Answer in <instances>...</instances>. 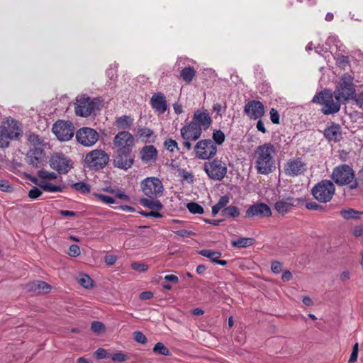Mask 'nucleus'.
<instances>
[{"mask_svg":"<svg viewBox=\"0 0 363 363\" xmlns=\"http://www.w3.org/2000/svg\"><path fill=\"white\" fill-rule=\"evenodd\" d=\"M276 148L270 143L257 146L254 152L255 167L258 174H268L275 168Z\"/></svg>","mask_w":363,"mask_h":363,"instance_id":"obj_1","label":"nucleus"},{"mask_svg":"<svg viewBox=\"0 0 363 363\" xmlns=\"http://www.w3.org/2000/svg\"><path fill=\"white\" fill-rule=\"evenodd\" d=\"M331 179L340 186H347L350 190H354L359 187V180L355 177L354 169L346 164L335 167L333 169Z\"/></svg>","mask_w":363,"mask_h":363,"instance_id":"obj_2","label":"nucleus"},{"mask_svg":"<svg viewBox=\"0 0 363 363\" xmlns=\"http://www.w3.org/2000/svg\"><path fill=\"white\" fill-rule=\"evenodd\" d=\"M353 81V77L347 73L341 77L334 91V96L337 101L345 103L352 98L355 94V86Z\"/></svg>","mask_w":363,"mask_h":363,"instance_id":"obj_3","label":"nucleus"},{"mask_svg":"<svg viewBox=\"0 0 363 363\" xmlns=\"http://www.w3.org/2000/svg\"><path fill=\"white\" fill-rule=\"evenodd\" d=\"M311 193L313 198L320 203L330 202L335 193V186L330 180L323 179L315 184Z\"/></svg>","mask_w":363,"mask_h":363,"instance_id":"obj_4","label":"nucleus"},{"mask_svg":"<svg viewBox=\"0 0 363 363\" xmlns=\"http://www.w3.org/2000/svg\"><path fill=\"white\" fill-rule=\"evenodd\" d=\"M311 101L323 105L322 112L325 115L336 113L340 109L341 102L337 100L335 101L333 95L329 91H324L316 94Z\"/></svg>","mask_w":363,"mask_h":363,"instance_id":"obj_5","label":"nucleus"},{"mask_svg":"<svg viewBox=\"0 0 363 363\" xmlns=\"http://www.w3.org/2000/svg\"><path fill=\"white\" fill-rule=\"evenodd\" d=\"M101 101L98 99H91L85 95L77 98L75 113L82 117H88L96 109H100Z\"/></svg>","mask_w":363,"mask_h":363,"instance_id":"obj_6","label":"nucleus"},{"mask_svg":"<svg viewBox=\"0 0 363 363\" xmlns=\"http://www.w3.org/2000/svg\"><path fill=\"white\" fill-rule=\"evenodd\" d=\"M109 162V156L101 149H95L87 153L84 163L89 169L99 170L105 167Z\"/></svg>","mask_w":363,"mask_h":363,"instance_id":"obj_7","label":"nucleus"},{"mask_svg":"<svg viewBox=\"0 0 363 363\" xmlns=\"http://www.w3.org/2000/svg\"><path fill=\"white\" fill-rule=\"evenodd\" d=\"M203 169L210 179L215 181H220L225 177L228 169L226 164L223 161L213 159L205 162Z\"/></svg>","mask_w":363,"mask_h":363,"instance_id":"obj_8","label":"nucleus"},{"mask_svg":"<svg viewBox=\"0 0 363 363\" xmlns=\"http://www.w3.org/2000/svg\"><path fill=\"white\" fill-rule=\"evenodd\" d=\"M143 194L150 199H157L161 196L164 191L162 181L157 177H147L141 182L140 184Z\"/></svg>","mask_w":363,"mask_h":363,"instance_id":"obj_9","label":"nucleus"},{"mask_svg":"<svg viewBox=\"0 0 363 363\" xmlns=\"http://www.w3.org/2000/svg\"><path fill=\"white\" fill-rule=\"evenodd\" d=\"M195 157L206 160L213 158L217 153V146L211 139L199 140L194 147Z\"/></svg>","mask_w":363,"mask_h":363,"instance_id":"obj_10","label":"nucleus"},{"mask_svg":"<svg viewBox=\"0 0 363 363\" xmlns=\"http://www.w3.org/2000/svg\"><path fill=\"white\" fill-rule=\"evenodd\" d=\"M49 162L50 167L60 174H65L73 168L72 160L62 153L53 154Z\"/></svg>","mask_w":363,"mask_h":363,"instance_id":"obj_11","label":"nucleus"},{"mask_svg":"<svg viewBox=\"0 0 363 363\" xmlns=\"http://www.w3.org/2000/svg\"><path fill=\"white\" fill-rule=\"evenodd\" d=\"M52 130L60 141H69L74 135V127L69 121H57L53 124Z\"/></svg>","mask_w":363,"mask_h":363,"instance_id":"obj_12","label":"nucleus"},{"mask_svg":"<svg viewBox=\"0 0 363 363\" xmlns=\"http://www.w3.org/2000/svg\"><path fill=\"white\" fill-rule=\"evenodd\" d=\"M307 169V164L301 157L289 159L284 166V172L286 176L294 177L303 174Z\"/></svg>","mask_w":363,"mask_h":363,"instance_id":"obj_13","label":"nucleus"},{"mask_svg":"<svg viewBox=\"0 0 363 363\" xmlns=\"http://www.w3.org/2000/svg\"><path fill=\"white\" fill-rule=\"evenodd\" d=\"M99 133L93 128L84 127L76 133V139L84 147H91L99 140Z\"/></svg>","mask_w":363,"mask_h":363,"instance_id":"obj_14","label":"nucleus"},{"mask_svg":"<svg viewBox=\"0 0 363 363\" xmlns=\"http://www.w3.org/2000/svg\"><path fill=\"white\" fill-rule=\"evenodd\" d=\"M113 143L117 149V152L132 150L134 145V138L129 132L121 131L114 137Z\"/></svg>","mask_w":363,"mask_h":363,"instance_id":"obj_15","label":"nucleus"},{"mask_svg":"<svg viewBox=\"0 0 363 363\" xmlns=\"http://www.w3.org/2000/svg\"><path fill=\"white\" fill-rule=\"evenodd\" d=\"M271 216L272 211L267 204L264 203H257L249 206L245 212V218H269Z\"/></svg>","mask_w":363,"mask_h":363,"instance_id":"obj_16","label":"nucleus"},{"mask_svg":"<svg viewBox=\"0 0 363 363\" xmlns=\"http://www.w3.org/2000/svg\"><path fill=\"white\" fill-rule=\"evenodd\" d=\"M134 162V156L132 150L118 151L113 159L115 167L127 170L130 168Z\"/></svg>","mask_w":363,"mask_h":363,"instance_id":"obj_17","label":"nucleus"},{"mask_svg":"<svg viewBox=\"0 0 363 363\" xmlns=\"http://www.w3.org/2000/svg\"><path fill=\"white\" fill-rule=\"evenodd\" d=\"M244 113L250 119H260L264 115V107L262 102L252 100L245 105Z\"/></svg>","mask_w":363,"mask_h":363,"instance_id":"obj_18","label":"nucleus"},{"mask_svg":"<svg viewBox=\"0 0 363 363\" xmlns=\"http://www.w3.org/2000/svg\"><path fill=\"white\" fill-rule=\"evenodd\" d=\"M191 122L196 125H199L201 130H206L211 126L212 120L208 111L202 109L194 112Z\"/></svg>","mask_w":363,"mask_h":363,"instance_id":"obj_19","label":"nucleus"},{"mask_svg":"<svg viewBox=\"0 0 363 363\" xmlns=\"http://www.w3.org/2000/svg\"><path fill=\"white\" fill-rule=\"evenodd\" d=\"M180 133L183 140L196 141L201 138L202 130L199 125H196L191 121L181 128Z\"/></svg>","mask_w":363,"mask_h":363,"instance_id":"obj_20","label":"nucleus"},{"mask_svg":"<svg viewBox=\"0 0 363 363\" xmlns=\"http://www.w3.org/2000/svg\"><path fill=\"white\" fill-rule=\"evenodd\" d=\"M150 104L155 112L162 114L167 109L165 96L161 92L155 93L150 99Z\"/></svg>","mask_w":363,"mask_h":363,"instance_id":"obj_21","label":"nucleus"},{"mask_svg":"<svg viewBox=\"0 0 363 363\" xmlns=\"http://www.w3.org/2000/svg\"><path fill=\"white\" fill-rule=\"evenodd\" d=\"M28 146L30 151H38L45 152L44 148L45 143L44 140L38 135L34 133H30L28 135Z\"/></svg>","mask_w":363,"mask_h":363,"instance_id":"obj_22","label":"nucleus"},{"mask_svg":"<svg viewBox=\"0 0 363 363\" xmlns=\"http://www.w3.org/2000/svg\"><path fill=\"white\" fill-rule=\"evenodd\" d=\"M45 152H40L38 151H30L28 150L26 160L27 162L33 167L39 168L43 165L45 162Z\"/></svg>","mask_w":363,"mask_h":363,"instance_id":"obj_23","label":"nucleus"},{"mask_svg":"<svg viewBox=\"0 0 363 363\" xmlns=\"http://www.w3.org/2000/svg\"><path fill=\"white\" fill-rule=\"evenodd\" d=\"M325 137L330 141L337 142L342 138V129L339 124L333 123L325 129Z\"/></svg>","mask_w":363,"mask_h":363,"instance_id":"obj_24","label":"nucleus"},{"mask_svg":"<svg viewBox=\"0 0 363 363\" xmlns=\"http://www.w3.org/2000/svg\"><path fill=\"white\" fill-rule=\"evenodd\" d=\"M50 286L42 281H34L26 285L28 291H30L37 294H46L50 291Z\"/></svg>","mask_w":363,"mask_h":363,"instance_id":"obj_25","label":"nucleus"},{"mask_svg":"<svg viewBox=\"0 0 363 363\" xmlns=\"http://www.w3.org/2000/svg\"><path fill=\"white\" fill-rule=\"evenodd\" d=\"M140 155L143 162L149 163L156 160L157 150L153 145H145L140 150Z\"/></svg>","mask_w":363,"mask_h":363,"instance_id":"obj_26","label":"nucleus"},{"mask_svg":"<svg viewBox=\"0 0 363 363\" xmlns=\"http://www.w3.org/2000/svg\"><path fill=\"white\" fill-rule=\"evenodd\" d=\"M199 254L209 258L213 262L219 265L225 266L227 264V262L225 260L219 259V258L221 257V253L219 251L201 250L199 251Z\"/></svg>","mask_w":363,"mask_h":363,"instance_id":"obj_27","label":"nucleus"},{"mask_svg":"<svg viewBox=\"0 0 363 363\" xmlns=\"http://www.w3.org/2000/svg\"><path fill=\"white\" fill-rule=\"evenodd\" d=\"M2 128L9 133L11 140L16 139L21 133L19 123L15 121H12L7 127H3Z\"/></svg>","mask_w":363,"mask_h":363,"instance_id":"obj_28","label":"nucleus"},{"mask_svg":"<svg viewBox=\"0 0 363 363\" xmlns=\"http://www.w3.org/2000/svg\"><path fill=\"white\" fill-rule=\"evenodd\" d=\"M140 203L152 211H160L163 208V205L157 199L143 198L140 199Z\"/></svg>","mask_w":363,"mask_h":363,"instance_id":"obj_29","label":"nucleus"},{"mask_svg":"<svg viewBox=\"0 0 363 363\" xmlns=\"http://www.w3.org/2000/svg\"><path fill=\"white\" fill-rule=\"evenodd\" d=\"M37 185L43 191L48 192H62L65 186L61 185H55L48 181L42 180Z\"/></svg>","mask_w":363,"mask_h":363,"instance_id":"obj_30","label":"nucleus"},{"mask_svg":"<svg viewBox=\"0 0 363 363\" xmlns=\"http://www.w3.org/2000/svg\"><path fill=\"white\" fill-rule=\"evenodd\" d=\"M196 75V70L194 67L188 66L183 68L180 72V77L187 84L192 82Z\"/></svg>","mask_w":363,"mask_h":363,"instance_id":"obj_31","label":"nucleus"},{"mask_svg":"<svg viewBox=\"0 0 363 363\" xmlns=\"http://www.w3.org/2000/svg\"><path fill=\"white\" fill-rule=\"evenodd\" d=\"M133 123V118L130 116H122L116 120V125L120 129L130 128Z\"/></svg>","mask_w":363,"mask_h":363,"instance_id":"obj_32","label":"nucleus"},{"mask_svg":"<svg viewBox=\"0 0 363 363\" xmlns=\"http://www.w3.org/2000/svg\"><path fill=\"white\" fill-rule=\"evenodd\" d=\"M255 239L252 238H240L232 241L233 247L238 248H244L252 246L255 243Z\"/></svg>","mask_w":363,"mask_h":363,"instance_id":"obj_33","label":"nucleus"},{"mask_svg":"<svg viewBox=\"0 0 363 363\" xmlns=\"http://www.w3.org/2000/svg\"><path fill=\"white\" fill-rule=\"evenodd\" d=\"M136 135L140 138L146 139L147 141L154 142L155 135H154L153 131L148 128H138L136 133Z\"/></svg>","mask_w":363,"mask_h":363,"instance_id":"obj_34","label":"nucleus"},{"mask_svg":"<svg viewBox=\"0 0 363 363\" xmlns=\"http://www.w3.org/2000/svg\"><path fill=\"white\" fill-rule=\"evenodd\" d=\"M221 216L228 218H234L240 216V210L234 206H229L221 211Z\"/></svg>","mask_w":363,"mask_h":363,"instance_id":"obj_35","label":"nucleus"},{"mask_svg":"<svg viewBox=\"0 0 363 363\" xmlns=\"http://www.w3.org/2000/svg\"><path fill=\"white\" fill-rule=\"evenodd\" d=\"M293 204L285 201H278L276 202L274 207L277 212L280 214H285L290 211Z\"/></svg>","mask_w":363,"mask_h":363,"instance_id":"obj_36","label":"nucleus"},{"mask_svg":"<svg viewBox=\"0 0 363 363\" xmlns=\"http://www.w3.org/2000/svg\"><path fill=\"white\" fill-rule=\"evenodd\" d=\"M363 212L356 211L353 208L342 209L340 212L341 216L346 220L357 219L359 218V216Z\"/></svg>","mask_w":363,"mask_h":363,"instance_id":"obj_37","label":"nucleus"},{"mask_svg":"<svg viewBox=\"0 0 363 363\" xmlns=\"http://www.w3.org/2000/svg\"><path fill=\"white\" fill-rule=\"evenodd\" d=\"M71 186L75 191H79L83 194H87L91 191L90 185L84 182H77V183L72 184L71 185Z\"/></svg>","mask_w":363,"mask_h":363,"instance_id":"obj_38","label":"nucleus"},{"mask_svg":"<svg viewBox=\"0 0 363 363\" xmlns=\"http://www.w3.org/2000/svg\"><path fill=\"white\" fill-rule=\"evenodd\" d=\"M152 351L155 354L164 356H169L171 354L169 350L162 342H160L155 344Z\"/></svg>","mask_w":363,"mask_h":363,"instance_id":"obj_39","label":"nucleus"},{"mask_svg":"<svg viewBox=\"0 0 363 363\" xmlns=\"http://www.w3.org/2000/svg\"><path fill=\"white\" fill-rule=\"evenodd\" d=\"M212 138V140L213 143H215L216 146H217L221 145L224 143L225 136L223 132L220 130H215L213 132Z\"/></svg>","mask_w":363,"mask_h":363,"instance_id":"obj_40","label":"nucleus"},{"mask_svg":"<svg viewBox=\"0 0 363 363\" xmlns=\"http://www.w3.org/2000/svg\"><path fill=\"white\" fill-rule=\"evenodd\" d=\"M80 285L86 289H89L93 286V280L87 274H82L78 280Z\"/></svg>","mask_w":363,"mask_h":363,"instance_id":"obj_41","label":"nucleus"},{"mask_svg":"<svg viewBox=\"0 0 363 363\" xmlns=\"http://www.w3.org/2000/svg\"><path fill=\"white\" fill-rule=\"evenodd\" d=\"M38 176L43 180L45 181L53 180L57 177L56 173L45 170H39L38 172Z\"/></svg>","mask_w":363,"mask_h":363,"instance_id":"obj_42","label":"nucleus"},{"mask_svg":"<svg viewBox=\"0 0 363 363\" xmlns=\"http://www.w3.org/2000/svg\"><path fill=\"white\" fill-rule=\"evenodd\" d=\"M186 207L189 212L193 214H202L203 213V207L197 203L190 202Z\"/></svg>","mask_w":363,"mask_h":363,"instance_id":"obj_43","label":"nucleus"},{"mask_svg":"<svg viewBox=\"0 0 363 363\" xmlns=\"http://www.w3.org/2000/svg\"><path fill=\"white\" fill-rule=\"evenodd\" d=\"M9 133L2 128H0V147L4 148L9 146L10 138Z\"/></svg>","mask_w":363,"mask_h":363,"instance_id":"obj_44","label":"nucleus"},{"mask_svg":"<svg viewBox=\"0 0 363 363\" xmlns=\"http://www.w3.org/2000/svg\"><path fill=\"white\" fill-rule=\"evenodd\" d=\"M164 145L169 152H173L174 150H179L178 144L176 140L169 138L164 140Z\"/></svg>","mask_w":363,"mask_h":363,"instance_id":"obj_45","label":"nucleus"},{"mask_svg":"<svg viewBox=\"0 0 363 363\" xmlns=\"http://www.w3.org/2000/svg\"><path fill=\"white\" fill-rule=\"evenodd\" d=\"M306 208L308 210L322 211L325 210V207L314 201L308 202L306 203Z\"/></svg>","mask_w":363,"mask_h":363,"instance_id":"obj_46","label":"nucleus"},{"mask_svg":"<svg viewBox=\"0 0 363 363\" xmlns=\"http://www.w3.org/2000/svg\"><path fill=\"white\" fill-rule=\"evenodd\" d=\"M81 254V250L79 247L77 245H70L69 250H68V255L70 257H77L79 256Z\"/></svg>","mask_w":363,"mask_h":363,"instance_id":"obj_47","label":"nucleus"},{"mask_svg":"<svg viewBox=\"0 0 363 363\" xmlns=\"http://www.w3.org/2000/svg\"><path fill=\"white\" fill-rule=\"evenodd\" d=\"M91 330L94 333H99L104 330V325L99 321H94L91 325Z\"/></svg>","mask_w":363,"mask_h":363,"instance_id":"obj_48","label":"nucleus"},{"mask_svg":"<svg viewBox=\"0 0 363 363\" xmlns=\"http://www.w3.org/2000/svg\"><path fill=\"white\" fill-rule=\"evenodd\" d=\"M96 197L101 201L103 203L106 204H113L115 203V199L109 196L104 194H95Z\"/></svg>","mask_w":363,"mask_h":363,"instance_id":"obj_49","label":"nucleus"},{"mask_svg":"<svg viewBox=\"0 0 363 363\" xmlns=\"http://www.w3.org/2000/svg\"><path fill=\"white\" fill-rule=\"evenodd\" d=\"M42 194L43 191L40 189L34 186L28 191V196L31 199H36L40 197Z\"/></svg>","mask_w":363,"mask_h":363,"instance_id":"obj_50","label":"nucleus"},{"mask_svg":"<svg viewBox=\"0 0 363 363\" xmlns=\"http://www.w3.org/2000/svg\"><path fill=\"white\" fill-rule=\"evenodd\" d=\"M131 267L134 270L140 272H146L148 269V266L143 263L133 262Z\"/></svg>","mask_w":363,"mask_h":363,"instance_id":"obj_51","label":"nucleus"},{"mask_svg":"<svg viewBox=\"0 0 363 363\" xmlns=\"http://www.w3.org/2000/svg\"><path fill=\"white\" fill-rule=\"evenodd\" d=\"M269 115H270V120L274 124L279 123V114L275 108H272L270 109Z\"/></svg>","mask_w":363,"mask_h":363,"instance_id":"obj_52","label":"nucleus"},{"mask_svg":"<svg viewBox=\"0 0 363 363\" xmlns=\"http://www.w3.org/2000/svg\"><path fill=\"white\" fill-rule=\"evenodd\" d=\"M135 340L141 344H145L147 341L145 335L140 331H135L133 333Z\"/></svg>","mask_w":363,"mask_h":363,"instance_id":"obj_53","label":"nucleus"},{"mask_svg":"<svg viewBox=\"0 0 363 363\" xmlns=\"http://www.w3.org/2000/svg\"><path fill=\"white\" fill-rule=\"evenodd\" d=\"M140 214L143 216L144 217H155V218H162V215L156 211H142L140 212Z\"/></svg>","mask_w":363,"mask_h":363,"instance_id":"obj_54","label":"nucleus"},{"mask_svg":"<svg viewBox=\"0 0 363 363\" xmlns=\"http://www.w3.org/2000/svg\"><path fill=\"white\" fill-rule=\"evenodd\" d=\"M113 362H124L127 359V356L122 352H116L111 356Z\"/></svg>","mask_w":363,"mask_h":363,"instance_id":"obj_55","label":"nucleus"},{"mask_svg":"<svg viewBox=\"0 0 363 363\" xmlns=\"http://www.w3.org/2000/svg\"><path fill=\"white\" fill-rule=\"evenodd\" d=\"M12 190L11 186L9 182L5 179H0V191L9 192Z\"/></svg>","mask_w":363,"mask_h":363,"instance_id":"obj_56","label":"nucleus"},{"mask_svg":"<svg viewBox=\"0 0 363 363\" xmlns=\"http://www.w3.org/2000/svg\"><path fill=\"white\" fill-rule=\"evenodd\" d=\"M351 99L354 101L357 106L363 108V91L357 95H353Z\"/></svg>","mask_w":363,"mask_h":363,"instance_id":"obj_57","label":"nucleus"},{"mask_svg":"<svg viewBox=\"0 0 363 363\" xmlns=\"http://www.w3.org/2000/svg\"><path fill=\"white\" fill-rule=\"evenodd\" d=\"M229 201H230V199L228 196H226V195L223 196L219 199L216 205L218 206H219L221 209H223L224 208H225L227 204L229 203Z\"/></svg>","mask_w":363,"mask_h":363,"instance_id":"obj_58","label":"nucleus"},{"mask_svg":"<svg viewBox=\"0 0 363 363\" xmlns=\"http://www.w3.org/2000/svg\"><path fill=\"white\" fill-rule=\"evenodd\" d=\"M180 176L183 178V179L186 180L189 182H193L194 181L193 174L186 170H182V172H180Z\"/></svg>","mask_w":363,"mask_h":363,"instance_id":"obj_59","label":"nucleus"},{"mask_svg":"<svg viewBox=\"0 0 363 363\" xmlns=\"http://www.w3.org/2000/svg\"><path fill=\"white\" fill-rule=\"evenodd\" d=\"M271 269L275 274H279L281 271V264L278 261H274L271 264Z\"/></svg>","mask_w":363,"mask_h":363,"instance_id":"obj_60","label":"nucleus"},{"mask_svg":"<svg viewBox=\"0 0 363 363\" xmlns=\"http://www.w3.org/2000/svg\"><path fill=\"white\" fill-rule=\"evenodd\" d=\"M351 274L350 272L347 269L344 270L340 274V279L342 282H345L350 279Z\"/></svg>","mask_w":363,"mask_h":363,"instance_id":"obj_61","label":"nucleus"},{"mask_svg":"<svg viewBox=\"0 0 363 363\" xmlns=\"http://www.w3.org/2000/svg\"><path fill=\"white\" fill-rule=\"evenodd\" d=\"M116 257L113 255H108L105 256L104 257L105 263L110 266L114 264L116 262Z\"/></svg>","mask_w":363,"mask_h":363,"instance_id":"obj_62","label":"nucleus"},{"mask_svg":"<svg viewBox=\"0 0 363 363\" xmlns=\"http://www.w3.org/2000/svg\"><path fill=\"white\" fill-rule=\"evenodd\" d=\"M177 235L185 238V237H189L193 233L191 231L187 230H179L174 232Z\"/></svg>","mask_w":363,"mask_h":363,"instance_id":"obj_63","label":"nucleus"},{"mask_svg":"<svg viewBox=\"0 0 363 363\" xmlns=\"http://www.w3.org/2000/svg\"><path fill=\"white\" fill-rule=\"evenodd\" d=\"M352 233L355 237H359L363 235V227L361 225L355 226L353 228Z\"/></svg>","mask_w":363,"mask_h":363,"instance_id":"obj_64","label":"nucleus"}]
</instances>
